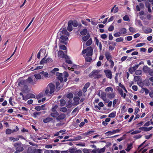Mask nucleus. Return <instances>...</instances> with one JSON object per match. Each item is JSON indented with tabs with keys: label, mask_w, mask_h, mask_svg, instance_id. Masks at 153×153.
Wrapping results in <instances>:
<instances>
[{
	"label": "nucleus",
	"mask_w": 153,
	"mask_h": 153,
	"mask_svg": "<svg viewBox=\"0 0 153 153\" xmlns=\"http://www.w3.org/2000/svg\"><path fill=\"white\" fill-rule=\"evenodd\" d=\"M79 109V108L78 107H76V108H75L72 111V113H73L76 112L77 111H78Z\"/></svg>",
	"instance_id": "obj_60"
},
{
	"label": "nucleus",
	"mask_w": 153,
	"mask_h": 153,
	"mask_svg": "<svg viewBox=\"0 0 153 153\" xmlns=\"http://www.w3.org/2000/svg\"><path fill=\"white\" fill-rule=\"evenodd\" d=\"M143 31L145 33H148L152 32V29L150 27L147 28V29H144Z\"/></svg>",
	"instance_id": "obj_20"
},
{
	"label": "nucleus",
	"mask_w": 153,
	"mask_h": 153,
	"mask_svg": "<svg viewBox=\"0 0 153 153\" xmlns=\"http://www.w3.org/2000/svg\"><path fill=\"white\" fill-rule=\"evenodd\" d=\"M65 117V114L61 113L56 118V119L58 120H63Z\"/></svg>",
	"instance_id": "obj_8"
},
{
	"label": "nucleus",
	"mask_w": 153,
	"mask_h": 153,
	"mask_svg": "<svg viewBox=\"0 0 153 153\" xmlns=\"http://www.w3.org/2000/svg\"><path fill=\"white\" fill-rule=\"evenodd\" d=\"M27 83L26 80H22L20 81L18 83V85L20 86L21 85H24V86L26 85Z\"/></svg>",
	"instance_id": "obj_13"
},
{
	"label": "nucleus",
	"mask_w": 153,
	"mask_h": 153,
	"mask_svg": "<svg viewBox=\"0 0 153 153\" xmlns=\"http://www.w3.org/2000/svg\"><path fill=\"white\" fill-rule=\"evenodd\" d=\"M55 87V85H54L51 83L49 84L47 86L48 89L50 91V94H52L54 92Z\"/></svg>",
	"instance_id": "obj_2"
},
{
	"label": "nucleus",
	"mask_w": 153,
	"mask_h": 153,
	"mask_svg": "<svg viewBox=\"0 0 153 153\" xmlns=\"http://www.w3.org/2000/svg\"><path fill=\"white\" fill-rule=\"evenodd\" d=\"M114 27L113 25H111L108 28V30L109 31H112L114 30Z\"/></svg>",
	"instance_id": "obj_64"
},
{
	"label": "nucleus",
	"mask_w": 153,
	"mask_h": 153,
	"mask_svg": "<svg viewBox=\"0 0 153 153\" xmlns=\"http://www.w3.org/2000/svg\"><path fill=\"white\" fill-rule=\"evenodd\" d=\"M91 39H89L86 42V45L87 46H88L91 45L92 44Z\"/></svg>",
	"instance_id": "obj_37"
},
{
	"label": "nucleus",
	"mask_w": 153,
	"mask_h": 153,
	"mask_svg": "<svg viewBox=\"0 0 153 153\" xmlns=\"http://www.w3.org/2000/svg\"><path fill=\"white\" fill-rule=\"evenodd\" d=\"M49 92L50 91L48 89V88L47 87L46 89L44 95H48Z\"/></svg>",
	"instance_id": "obj_46"
},
{
	"label": "nucleus",
	"mask_w": 153,
	"mask_h": 153,
	"mask_svg": "<svg viewBox=\"0 0 153 153\" xmlns=\"http://www.w3.org/2000/svg\"><path fill=\"white\" fill-rule=\"evenodd\" d=\"M34 76L35 78L37 79H41V76L39 74H34Z\"/></svg>",
	"instance_id": "obj_32"
},
{
	"label": "nucleus",
	"mask_w": 153,
	"mask_h": 153,
	"mask_svg": "<svg viewBox=\"0 0 153 153\" xmlns=\"http://www.w3.org/2000/svg\"><path fill=\"white\" fill-rule=\"evenodd\" d=\"M105 149V147H103L101 149H97V152L98 153H101L102 152H104Z\"/></svg>",
	"instance_id": "obj_27"
},
{
	"label": "nucleus",
	"mask_w": 153,
	"mask_h": 153,
	"mask_svg": "<svg viewBox=\"0 0 153 153\" xmlns=\"http://www.w3.org/2000/svg\"><path fill=\"white\" fill-rule=\"evenodd\" d=\"M142 89L145 91L146 94H147L149 92V91L148 89L147 88H142Z\"/></svg>",
	"instance_id": "obj_47"
},
{
	"label": "nucleus",
	"mask_w": 153,
	"mask_h": 153,
	"mask_svg": "<svg viewBox=\"0 0 153 153\" xmlns=\"http://www.w3.org/2000/svg\"><path fill=\"white\" fill-rule=\"evenodd\" d=\"M123 38L122 37H120L119 38H117L116 39V41L117 42H120L122 41L123 40Z\"/></svg>",
	"instance_id": "obj_59"
},
{
	"label": "nucleus",
	"mask_w": 153,
	"mask_h": 153,
	"mask_svg": "<svg viewBox=\"0 0 153 153\" xmlns=\"http://www.w3.org/2000/svg\"><path fill=\"white\" fill-rule=\"evenodd\" d=\"M60 111L64 112H65L67 111V109L65 107H63L60 109Z\"/></svg>",
	"instance_id": "obj_54"
},
{
	"label": "nucleus",
	"mask_w": 153,
	"mask_h": 153,
	"mask_svg": "<svg viewBox=\"0 0 153 153\" xmlns=\"http://www.w3.org/2000/svg\"><path fill=\"white\" fill-rule=\"evenodd\" d=\"M115 96V94L114 93L109 94H108V97L109 99H111L114 98Z\"/></svg>",
	"instance_id": "obj_30"
},
{
	"label": "nucleus",
	"mask_w": 153,
	"mask_h": 153,
	"mask_svg": "<svg viewBox=\"0 0 153 153\" xmlns=\"http://www.w3.org/2000/svg\"><path fill=\"white\" fill-rule=\"evenodd\" d=\"M149 74L151 76H153V69H150L149 72H148Z\"/></svg>",
	"instance_id": "obj_51"
},
{
	"label": "nucleus",
	"mask_w": 153,
	"mask_h": 153,
	"mask_svg": "<svg viewBox=\"0 0 153 153\" xmlns=\"http://www.w3.org/2000/svg\"><path fill=\"white\" fill-rule=\"evenodd\" d=\"M72 20H71L69 21L68 23V27H67L68 30L69 31H71L73 30L72 25L71 23H72Z\"/></svg>",
	"instance_id": "obj_10"
},
{
	"label": "nucleus",
	"mask_w": 153,
	"mask_h": 153,
	"mask_svg": "<svg viewBox=\"0 0 153 153\" xmlns=\"http://www.w3.org/2000/svg\"><path fill=\"white\" fill-rule=\"evenodd\" d=\"M35 96L32 94H27L25 96H23V100H26L29 98H34Z\"/></svg>",
	"instance_id": "obj_4"
},
{
	"label": "nucleus",
	"mask_w": 153,
	"mask_h": 153,
	"mask_svg": "<svg viewBox=\"0 0 153 153\" xmlns=\"http://www.w3.org/2000/svg\"><path fill=\"white\" fill-rule=\"evenodd\" d=\"M120 33L121 34H124L126 33V30L125 28H123L120 30Z\"/></svg>",
	"instance_id": "obj_26"
},
{
	"label": "nucleus",
	"mask_w": 153,
	"mask_h": 153,
	"mask_svg": "<svg viewBox=\"0 0 153 153\" xmlns=\"http://www.w3.org/2000/svg\"><path fill=\"white\" fill-rule=\"evenodd\" d=\"M120 131V130L119 129H117L116 130H114L112 131H108L105 134H109L110 135L114 134L116 133L119 132Z\"/></svg>",
	"instance_id": "obj_12"
},
{
	"label": "nucleus",
	"mask_w": 153,
	"mask_h": 153,
	"mask_svg": "<svg viewBox=\"0 0 153 153\" xmlns=\"http://www.w3.org/2000/svg\"><path fill=\"white\" fill-rule=\"evenodd\" d=\"M123 19L124 21H128L129 19V18L128 15H126L123 17Z\"/></svg>",
	"instance_id": "obj_57"
},
{
	"label": "nucleus",
	"mask_w": 153,
	"mask_h": 153,
	"mask_svg": "<svg viewBox=\"0 0 153 153\" xmlns=\"http://www.w3.org/2000/svg\"><path fill=\"white\" fill-rule=\"evenodd\" d=\"M136 23L137 24V25H139L140 26H143L142 24L141 23V21L140 20H137L136 21Z\"/></svg>",
	"instance_id": "obj_48"
},
{
	"label": "nucleus",
	"mask_w": 153,
	"mask_h": 153,
	"mask_svg": "<svg viewBox=\"0 0 153 153\" xmlns=\"http://www.w3.org/2000/svg\"><path fill=\"white\" fill-rule=\"evenodd\" d=\"M72 23H71V24L74 27H76L78 25L77 22L76 21H72Z\"/></svg>",
	"instance_id": "obj_39"
},
{
	"label": "nucleus",
	"mask_w": 153,
	"mask_h": 153,
	"mask_svg": "<svg viewBox=\"0 0 153 153\" xmlns=\"http://www.w3.org/2000/svg\"><path fill=\"white\" fill-rule=\"evenodd\" d=\"M104 72L108 78L109 79H111L112 78V75L111 72L110 70L109 69L105 70L104 71Z\"/></svg>",
	"instance_id": "obj_6"
},
{
	"label": "nucleus",
	"mask_w": 153,
	"mask_h": 153,
	"mask_svg": "<svg viewBox=\"0 0 153 153\" xmlns=\"http://www.w3.org/2000/svg\"><path fill=\"white\" fill-rule=\"evenodd\" d=\"M87 52L86 53V56H91L92 55V52L93 49L90 46L87 48Z\"/></svg>",
	"instance_id": "obj_5"
},
{
	"label": "nucleus",
	"mask_w": 153,
	"mask_h": 153,
	"mask_svg": "<svg viewBox=\"0 0 153 153\" xmlns=\"http://www.w3.org/2000/svg\"><path fill=\"white\" fill-rule=\"evenodd\" d=\"M46 56H45L41 60L40 62V64H44L46 63Z\"/></svg>",
	"instance_id": "obj_28"
},
{
	"label": "nucleus",
	"mask_w": 153,
	"mask_h": 153,
	"mask_svg": "<svg viewBox=\"0 0 153 153\" xmlns=\"http://www.w3.org/2000/svg\"><path fill=\"white\" fill-rule=\"evenodd\" d=\"M41 107L40 106H36L35 107V109L38 111H39L42 110Z\"/></svg>",
	"instance_id": "obj_55"
},
{
	"label": "nucleus",
	"mask_w": 153,
	"mask_h": 153,
	"mask_svg": "<svg viewBox=\"0 0 153 153\" xmlns=\"http://www.w3.org/2000/svg\"><path fill=\"white\" fill-rule=\"evenodd\" d=\"M72 99H70L68 102V105L67 104V107H70L71 106V103L72 102Z\"/></svg>",
	"instance_id": "obj_53"
},
{
	"label": "nucleus",
	"mask_w": 153,
	"mask_h": 153,
	"mask_svg": "<svg viewBox=\"0 0 153 153\" xmlns=\"http://www.w3.org/2000/svg\"><path fill=\"white\" fill-rule=\"evenodd\" d=\"M152 127H150L149 128L145 127V129H144L143 131H148L152 130Z\"/></svg>",
	"instance_id": "obj_41"
},
{
	"label": "nucleus",
	"mask_w": 153,
	"mask_h": 153,
	"mask_svg": "<svg viewBox=\"0 0 153 153\" xmlns=\"http://www.w3.org/2000/svg\"><path fill=\"white\" fill-rule=\"evenodd\" d=\"M14 147L16 148V151L18 152H22L24 149L23 147L22 144L21 143H15L13 145Z\"/></svg>",
	"instance_id": "obj_1"
},
{
	"label": "nucleus",
	"mask_w": 153,
	"mask_h": 153,
	"mask_svg": "<svg viewBox=\"0 0 153 153\" xmlns=\"http://www.w3.org/2000/svg\"><path fill=\"white\" fill-rule=\"evenodd\" d=\"M106 94L104 92H102L101 93L100 97L103 99V100H104L106 98Z\"/></svg>",
	"instance_id": "obj_23"
},
{
	"label": "nucleus",
	"mask_w": 153,
	"mask_h": 153,
	"mask_svg": "<svg viewBox=\"0 0 153 153\" xmlns=\"http://www.w3.org/2000/svg\"><path fill=\"white\" fill-rule=\"evenodd\" d=\"M90 37V35L89 33L87 34L86 36L83 37L82 38V40L84 42H85L87 41Z\"/></svg>",
	"instance_id": "obj_18"
},
{
	"label": "nucleus",
	"mask_w": 153,
	"mask_h": 153,
	"mask_svg": "<svg viewBox=\"0 0 153 153\" xmlns=\"http://www.w3.org/2000/svg\"><path fill=\"white\" fill-rule=\"evenodd\" d=\"M64 53L63 51H59L58 52V56L62 57L64 55Z\"/></svg>",
	"instance_id": "obj_29"
},
{
	"label": "nucleus",
	"mask_w": 153,
	"mask_h": 153,
	"mask_svg": "<svg viewBox=\"0 0 153 153\" xmlns=\"http://www.w3.org/2000/svg\"><path fill=\"white\" fill-rule=\"evenodd\" d=\"M59 35H62V34L66 35V36H69V33L67 30L65 28H63V29H61L59 31L58 33Z\"/></svg>",
	"instance_id": "obj_3"
},
{
	"label": "nucleus",
	"mask_w": 153,
	"mask_h": 153,
	"mask_svg": "<svg viewBox=\"0 0 153 153\" xmlns=\"http://www.w3.org/2000/svg\"><path fill=\"white\" fill-rule=\"evenodd\" d=\"M116 113L115 112H112L111 113L108 115V117L111 118H114L115 117Z\"/></svg>",
	"instance_id": "obj_42"
},
{
	"label": "nucleus",
	"mask_w": 153,
	"mask_h": 153,
	"mask_svg": "<svg viewBox=\"0 0 153 153\" xmlns=\"http://www.w3.org/2000/svg\"><path fill=\"white\" fill-rule=\"evenodd\" d=\"M85 61L88 62H90L92 60V58L90 57H88L85 58Z\"/></svg>",
	"instance_id": "obj_56"
},
{
	"label": "nucleus",
	"mask_w": 153,
	"mask_h": 153,
	"mask_svg": "<svg viewBox=\"0 0 153 153\" xmlns=\"http://www.w3.org/2000/svg\"><path fill=\"white\" fill-rule=\"evenodd\" d=\"M41 113V112H34L33 113V116L35 117H36L37 115H40Z\"/></svg>",
	"instance_id": "obj_36"
},
{
	"label": "nucleus",
	"mask_w": 153,
	"mask_h": 153,
	"mask_svg": "<svg viewBox=\"0 0 153 153\" xmlns=\"http://www.w3.org/2000/svg\"><path fill=\"white\" fill-rule=\"evenodd\" d=\"M61 36L60 39L63 41H66L68 39V37L66 35L62 34Z\"/></svg>",
	"instance_id": "obj_24"
},
{
	"label": "nucleus",
	"mask_w": 153,
	"mask_h": 153,
	"mask_svg": "<svg viewBox=\"0 0 153 153\" xmlns=\"http://www.w3.org/2000/svg\"><path fill=\"white\" fill-rule=\"evenodd\" d=\"M138 65H135V66L129 68V71L132 74L138 68Z\"/></svg>",
	"instance_id": "obj_7"
},
{
	"label": "nucleus",
	"mask_w": 153,
	"mask_h": 153,
	"mask_svg": "<svg viewBox=\"0 0 153 153\" xmlns=\"http://www.w3.org/2000/svg\"><path fill=\"white\" fill-rule=\"evenodd\" d=\"M46 63H49L52 61V59L50 58H48L47 59H46Z\"/></svg>",
	"instance_id": "obj_62"
},
{
	"label": "nucleus",
	"mask_w": 153,
	"mask_h": 153,
	"mask_svg": "<svg viewBox=\"0 0 153 153\" xmlns=\"http://www.w3.org/2000/svg\"><path fill=\"white\" fill-rule=\"evenodd\" d=\"M60 105L62 106H64L66 103V102L65 100L64 99H61L60 100Z\"/></svg>",
	"instance_id": "obj_33"
},
{
	"label": "nucleus",
	"mask_w": 153,
	"mask_h": 153,
	"mask_svg": "<svg viewBox=\"0 0 153 153\" xmlns=\"http://www.w3.org/2000/svg\"><path fill=\"white\" fill-rule=\"evenodd\" d=\"M101 38L103 39H105L107 37V35L105 34H102L101 36Z\"/></svg>",
	"instance_id": "obj_63"
},
{
	"label": "nucleus",
	"mask_w": 153,
	"mask_h": 153,
	"mask_svg": "<svg viewBox=\"0 0 153 153\" xmlns=\"http://www.w3.org/2000/svg\"><path fill=\"white\" fill-rule=\"evenodd\" d=\"M60 48L61 49L63 50H66L67 49L66 46L64 45H61L60 46Z\"/></svg>",
	"instance_id": "obj_58"
},
{
	"label": "nucleus",
	"mask_w": 153,
	"mask_h": 153,
	"mask_svg": "<svg viewBox=\"0 0 153 153\" xmlns=\"http://www.w3.org/2000/svg\"><path fill=\"white\" fill-rule=\"evenodd\" d=\"M58 115L59 113L57 111L52 112L51 114V116L53 117H56Z\"/></svg>",
	"instance_id": "obj_19"
},
{
	"label": "nucleus",
	"mask_w": 153,
	"mask_h": 153,
	"mask_svg": "<svg viewBox=\"0 0 153 153\" xmlns=\"http://www.w3.org/2000/svg\"><path fill=\"white\" fill-rule=\"evenodd\" d=\"M105 55L107 59L108 60L111 58V56L110 55V53L108 51H106L105 52Z\"/></svg>",
	"instance_id": "obj_15"
},
{
	"label": "nucleus",
	"mask_w": 153,
	"mask_h": 153,
	"mask_svg": "<svg viewBox=\"0 0 153 153\" xmlns=\"http://www.w3.org/2000/svg\"><path fill=\"white\" fill-rule=\"evenodd\" d=\"M26 80L27 84L30 83L31 85H34L36 83L35 81H33L31 77H28Z\"/></svg>",
	"instance_id": "obj_9"
},
{
	"label": "nucleus",
	"mask_w": 153,
	"mask_h": 153,
	"mask_svg": "<svg viewBox=\"0 0 153 153\" xmlns=\"http://www.w3.org/2000/svg\"><path fill=\"white\" fill-rule=\"evenodd\" d=\"M24 89H23L22 90V91L23 92H24L25 93H27V92L26 91L28 90V87L27 85L24 86Z\"/></svg>",
	"instance_id": "obj_44"
},
{
	"label": "nucleus",
	"mask_w": 153,
	"mask_h": 153,
	"mask_svg": "<svg viewBox=\"0 0 153 153\" xmlns=\"http://www.w3.org/2000/svg\"><path fill=\"white\" fill-rule=\"evenodd\" d=\"M150 68L146 66H144L143 67V71L145 73H148L150 69Z\"/></svg>",
	"instance_id": "obj_16"
},
{
	"label": "nucleus",
	"mask_w": 153,
	"mask_h": 153,
	"mask_svg": "<svg viewBox=\"0 0 153 153\" xmlns=\"http://www.w3.org/2000/svg\"><path fill=\"white\" fill-rule=\"evenodd\" d=\"M145 43H139L136 45V47H140L144 45H145Z\"/></svg>",
	"instance_id": "obj_52"
},
{
	"label": "nucleus",
	"mask_w": 153,
	"mask_h": 153,
	"mask_svg": "<svg viewBox=\"0 0 153 153\" xmlns=\"http://www.w3.org/2000/svg\"><path fill=\"white\" fill-rule=\"evenodd\" d=\"M73 95L71 93H70L66 95V97L69 99H71L73 98Z\"/></svg>",
	"instance_id": "obj_38"
},
{
	"label": "nucleus",
	"mask_w": 153,
	"mask_h": 153,
	"mask_svg": "<svg viewBox=\"0 0 153 153\" xmlns=\"http://www.w3.org/2000/svg\"><path fill=\"white\" fill-rule=\"evenodd\" d=\"M105 91H106L109 92V91H111V92L113 91V89L111 87H109L105 89Z\"/></svg>",
	"instance_id": "obj_43"
},
{
	"label": "nucleus",
	"mask_w": 153,
	"mask_h": 153,
	"mask_svg": "<svg viewBox=\"0 0 153 153\" xmlns=\"http://www.w3.org/2000/svg\"><path fill=\"white\" fill-rule=\"evenodd\" d=\"M136 74L137 75H140L142 74V71L140 70H137L135 72Z\"/></svg>",
	"instance_id": "obj_49"
},
{
	"label": "nucleus",
	"mask_w": 153,
	"mask_h": 153,
	"mask_svg": "<svg viewBox=\"0 0 153 153\" xmlns=\"http://www.w3.org/2000/svg\"><path fill=\"white\" fill-rule=\"evenodd\" d=\"M98 73L97 71L94 70L89 75V76L91 77H93L94 76L96 75Z\"/></svg>",
	"instance_id": "obj_11"
},
{
	"label": "nucleus",
	"mask_w": 153,
	"mask_h": 153,
	"mask_svg": "<svg viewBox=\"0 0 153 153\" xmlns=\"http://www.w3.org/2000/svg\"><path fill=\"white\" fill-rule=\"evenodd\" d=\"M15 132L13 130H12L10 129H7L6 130V133L7 134H11V133Z\"/></svg>",
	"instance_id": "obj_22"
},
{
	"label": "nucleus",
	"mask_w": 153,
	"mask_h": 153,
	"mask_svg": "<svg viewBox=\"0 0 153 153\" xmlns=\"http://www.w3.org/2000/svg\"><path fill=\"white\" fill-rule=\"evenodd\" d=\"M9 139L10 140H13V141H16L18 140H19V137L14 138L13 137H9Z\"/></svg>",
	"instance_id": "obj_31"
},
{
	"label": "nucleus",
	"mask_w": 153,
	"mask_h": 153,
	"mask_svg": "<svg viewBox=\"0 0 153 153\" xmlns=\"http://www.w3.org/2000/svg\"><path fill=\"white\" fill-rule=\"evenodd\" d=\"M132 146V143H131L130 144H128L127 149H126V151L127 152L129 151L131 148Z\"/></svg>",
	"instance_id": "obj_34"
},
{
	"label": "nucleus",
	"mask_w": 153,
	"mask_h": 153,
	"mask_svg": "<svg viewBox=\"0 0 153 153\" xmlns=\"http://www.w3.org/2000/svg\"><path fill=\"white\" fill-rule=\"evenodd\" d=\"M80 100L79 97H77L74 98V105H77L79 104V101Z\"/></svg>",
	"instance_id": "obj_14"
},
{
	"label": "nucleus",
	"mask_w": 153,
	"mask_h": 153,
	"mask_svg": "<svg viewBox=\"0 0 153 153\" xmlns=\"http://www.w3.org/2000/svg\"><path fill=\"white\" fill-rule=\"evenodd\" d=\"M137 84L139 85V86L143 88V87L144 86V83L141 81H138L137 82Z\"/></svg>",
	"instance_id": "obj_40"
},
{
	"label": "nucleus",
	"mask_w": 153,
	"mask_h": 153,
	"mask_svg": "<svg viewBox=\"0 0 153 153\" xmlns=\"http://www.w3.org/2000/svg\"><path fill=\"white\" fill-rule=\"evenodd\" d=\"M76 149V148H73L71 149H69V151L70 153H75Z\"/></svg>",
	"instance_id": "obj_35"
},
{
	"label": "nucleus",
	"mask_w": 153,
	"mask_h": 153,
	"mask_svg": "<svg viewBox=\"0 0 153 153\" xmlns=\"http://www.w3.org/2000/svg\"><path fill=\"white\" fill-rule=\"evenodd\" d=\"M33 147H30L28 148L27 152L28 153H32L33 152Z\"/></svg>",
	"instance_id": "obj_25"
},
{
	"label": "nucleus",
	"mask_w": 153,
	"mask_h": 153,
	"mask_svg": "<svg viewBox=\"0 0 153 153\" xmlns=\"http://www.w3.org/2000/svg\"><path fill=\"white\" fill-rule=\"evenodd\" d=\"M88 33L87 30L86 29H84L81 31L80 32V34L82 36L87 35Z\"/></svg>",
	"instance_id": "obj_17"
},
{
	"label": "nucleus",
	"mask_w": 153,
	"mask_h": 153,
	"mask_svg": "<svg viewBox=\"0 0 153 153\" xmlns=\"http://www.w3.org/2000/svg\"><path fill=\"white\" fill-rule=\"evenodd\" d=\"M109 62L111 63V65H110L111 67V68H112L114 66V62L111 59H110L109 60Z\"/></svg>",
	"instance_id": "obj_61"
},
{
	"label": "nucleus",
	"mask_w": 153,
	"mask_h": 153,
	"mask_svg": "<svg viewBox=\"0 0 153 153\" xmlns=\"http://www.w3.org/2000/svg\"><path fill=\"white\" fill-rule=\"evenodd\" d=\"M74 140L75 141H77L78 140H79L80 139H81L82 138V137L80 136H78L77 137H74Z\"/></svg>",
	"instance_id": "obj_50"
},
{
	"label": "nucleus",
	"mask_w": 153,
	"mask_h": 153,
	"mask_svg": "<svg viewBox=\"0 0 153 153\" xmlns=\"http://www.w3.org/2000/svg\"><path fill=\"white\" fill-rule=\"evenodd\" d=\"M53 120V119L51 117H47L43 120V122L45 123H47L50 122Z\"/></svg>",
	"instance_id": "obj_21"
},
{
	"label": "nucleus",
	"mask_w": 153,
	"mask_h": 153,
	"mask_svg": "<svg viewBox=\"0 0 153 153\" xmlns=\"http://www.w3.org/2000/svg\"><path fill=\"white\" fill-rule=\"evenodd\" d=\"M60 83L58 82H56V88L57 89H59L62 88V87L60 86Z\"/></svg>",
	"instance_id": "obj_45"
}]
</instances>
